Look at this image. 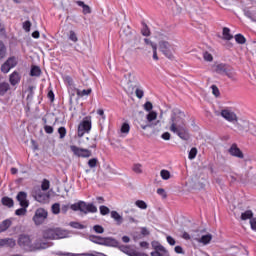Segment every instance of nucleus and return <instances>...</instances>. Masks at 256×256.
Returning <instances> with one entry per match:
<instances>
[{"label": "nucleus", "mask_w": 256, "mask_h": 256, "mask_svg": "<svg viewBox=\"0 0 256 256\" xmlns=\"http://www.w3.org/2000/svg\"><path fill=\"white\" fill-rule=\"evenodd\" d=\"M179 121L181 118L176 114H172L170 118V131L178 135L182 141H189L191 139V135H189V130L185 128V126L180 125Z\"/></svg>", "instance_id": "obj_1"}, {"label": "nucleus", "mask_w": 256, "mask_h": 256, "mask_svg": "<svg viewBox=\"0 0 256 256\" xmlns=\"http://www.w3.org/2000/svg\"><path fill=\"white\" fill-rule=\"evenodd\" d=\"M72 211H80L87 215V213H97V206L93 205V203H86L85 201H79L70 206Z\"/></svg>", "instance_id": "obj_2"}, {"label": "nucleus", "mask_w": 256, "mask_h": 256, "mask_svg": "<svg viewBox=\"0 0 256 256\" xmlns=\"http://www.w3.org/2000/svg\"><path fill=\"white\" fill-rule=\"evenodd\" d=\"M159 49L161 53H163L167 57V59H170V61H173V59H175V56L173 55V53H175V46H173L168 41H160Z\"/></svg>", "instance_id": "obj_3"}, {"label": "nucleus", "mask_w": 256, "mask_h": 256, "mask_svg": "<svg viewBox=\"0 0 256 256\" xmlns=\"http://www.w3.org/2000/svg\"><path fill=\"white\" fill-rule=\"evenodd\" d=\"M19 64V59L15 56H10L2 65L0 68V71L2 73H9L11 69H15L17 65Z\"/></svg>", "instance_id": "obj_4"}, {"label": "nucleus", "mask_w": 256, "mask_h": 256, "mask_svg": "<svg viewBox=\"0 0 256 256\" xmlns=\"http://www.w3.org/2000/svg\"><path fill=\"white\" fill-rule=\"evenodd\" d=\"M18 245L21 249H24V251H33V242L29 235L21 234L18 238Z\"/></svg>", "instance_id": "obj_5"}, {"label": "nucleus", "mask_w": 256, "mask_h": 256, "mask_svg": "<svg viewBox=\"0 0 256 256\" xmlns=\"http://www.w3.org/2000/svg\"><path fill=\"white\" fill-rule=\"evenodd\" d=\"M48 215L49 213L47 212V210H45L44 208H38L36 209L32 220L34 221L35 225H43Z\"/></svg>", "instance_id": "obj_6"}, {"label": "nucleus", "mask_w": 256, "mask_h": 256, "mask_svg": "<svg viewBox=\"0 0 256 256\" xmlns=\"http://www.w3.org/2000/svg\"><path fill=\"white\" fill-rule=\"evenodd\" d=\"M32 197L38 203H49L51 195L49 193L43 192V190L38 188L33 191Z\"/></svg>", "instance_id": "obj_7"}, {"label": "nucleus", "mask_w": 256, "mask_h": 256, "mask_svg": "<svg viewBox=\"0 0 256 256\" xmlns=\"http://www.w3.org/2000/svg\"><path fill=\"white\" fill-rule=\"evenodd\" d=\"M91 131V120L84 119L79 125H78V137H83L86 133H89Z\"/></svg>", "instance_id": "obj_8"}, {"label": "nucleus", "mask_w": 256, "mask_h": 256, "mask_svg": "<svg viewBox=\"0 0 256 256\" xmlns=\"http://www.w3.org/2000/svg\"><path fill=\"white\" fill-rule=\"evenodd\" d=\"M70 149L72 153L76 155V157L89 158L92 155L91 150L85 149V148H79L75 145L70 146Z\"/></svg>", "instance_id": "obj_9"}, {"label": "nucleus", "mask_w": 256, "mask_h": 256, "mask_svg": "<svg viewBox=\"0 0 256 256\" xmlns=\"http://www.w3.org/2000/svg\"><path fill=\"white\" fill-rule=\"evenodd\" d=\"M229 155L232 157H237V159H244L245 155L243 154V151L237 146V144H232L230 148L228 149Z\"/></svg>", "instance_id": "obj_10"}, {"label": "nucleus", "mask_w": 256, "mask_h": 256, "mask_svg": "<svg viewBox=\"0 0 256 256\" xmlns=\"http://www.w3.org/2000/svg\"><path fill=\"white\" fill-rule=\"evenodd\" d=\"M221 117H223V119H225L229 123H234V121H237V114L228 109H224L221 111Z\"/></svg>", "instance_id": "obj_11"}, {"label": "nucleus", "mask_w": 256, "mask_h": 256, "mask_svg": "<svg viewBox=\"0 0 256 256\" xmlns=\"http://www.w3.org/2000/svg\"><path fill=\"white\" fill-rule=\"evenodd\" d=\"M16 201H18L20 207H29V200L27 199V192L25 191L18 192Z\"/></svg>", "instance_id": "obj_12"}, {"label": "nucleus", "mask_w": 256, "mask_h": 256, "mask_svg": "<svg viewBox=\"0 0 256 256\" xmlns=\"http://www.w3.org/2000/svg\"><path fill=\"white\" fill-rule=\"evenodd\" d=\"M51 245L47 242H43V240H36L32 244V251H41L43 249H49Z\"/></svg>", "instance_id": "obj_13"}, {"label": "nucleus", "mask_w": 256, "mask_h": 256, "mask_svg": "<svg viewBox=\"0 0 256 256\" xmlns=\"http://www.w3.org/2000/svg\"><path fill=\"white\" fill-rule=\"evenodd\" d=\"M192 239H194V241H198V243H202V245H209V243H211V239H213V235L206 234L202 235L200 238L192 235Z\"/></svg>", "instance_id": "obj_14"}, {"label": "nucleus", "mask_w": 256, "mask_h": 256, "mask_svg": "<svg viewBox=\"0 0 256 256\" xmlns=\"http://www.w3.org/2000/svg\"><path fill=\"white\" fill-rule=\"evenodd\" d=\"M102 245L104 247H119V241L113 237H104Z\"/></svg>", "instance_id": "obj_15"}, {"label": "nucleus", "mask_w": 256, "mask_h": 256, "mask_svg": "<svg viewBox=\"0 0 256 256\" xmlns=\"http://www.w3.org/2000/svg\"><path fill=\"white\" fill-rule=\"evenodd\" d=\"M9 81L13 87H15V85H19V83L21 82V75L19 74V72H12L9 76Z\"/></svg>", "instance_id": "obj_16"}, {"label": "nucleus", "mask_w": 256, "mask_h": 256, "mask_svg": "<svg viewBox=\"0 0 256 256\" xmlns=\"http://www.w3.org/2000/svg\"><path fill=\"white\" fill-rule=\"evenodd\" d=\"M152 247L155 251H160L164 256H169V251L157 241L152 242Z\"/></svg>", "instance_id": "obj_17"}, {"label": "nucleus", "mask_w": 256, "mask_h": 256, "mask_svg": "<svg viewBox=\"0 0 256 256\" xmlns=\"http://www.w3.org/2000/svg\"><path fill=\"white\" fill-rule=\"evenodd\" d=\"M110 215H111V218L114 219L116 225H118V226L123 225L124 219H123V216H121L119 212L113 210L110 212Z\"/></svg>", "instance_id": "obj_18"}, {"label": "nucleus", "mask_w": 256, "mask_h": 256, "mask_svg": "<svg viewBox=\"0 0 256 256\" xmlns=\"http://www.w3.org/2000/svg\"><path fill=\"white\" fill-rule=\"evenodd\" d=\"M229 67V64L220 63L215 66V71L218 73V75H225Z\"/></svg>", "instance_id": "obj_19"}, {"label": "nucleus", "mask_w": 256, "mask_h": 256, "mask_svg": "<svg viewBox=\"0 0 256 256\" xmlns=\"http://www.w3.org/2000/svg\"><path fill=\"white\" fill-rule=\"evenodd\" d=\"M11 225H13V220H11V218L2 221L0 223V233H5V231L11 227Z\"/></svg>", "instance_id": "obj_20"}, {"label": "nucleus", "mask_w": 256, "mask_h": 256, "mask_svg": "<svg viewBox=\"0 0 256 256\" xmlns=\"http://www.w3.org/2000/svg\"><path fill=\"white\" fill-rule=\"evenodd\" d=\"M1 203H2V205H4V207H8L9 209H11V207H13V205H15L13 198H10L9 196L2 197Z\"/></svg>", "instance_id": "obj_21"}, {"label": "nucleus", "mask_w": 256, "mask_h": 256, "mask_svg": "<svg viewBox=\"0 0 256 256\" xmlns=\"http://www.w3.org/2000/svg\"><path fill=\"white\" fill-rule=\"evenodd\" d=\"M43 237H44V239H51V240L57 239L56 238V230L51 229V228L45 230L44 233H43Z\"/></svg>", "instance_id": "obj_22"}, {"label": "nucleus", "mask_w": 256, "mask_h": 256, "mask_svg": "<svg viewBox=\"0 0 256 256\" xmlns=\"http://www.w3.org/2000/svg\"><path fill=\"white\" fill-rule=\"evenodd\" d=\"M88 239L91 241V243H95L96 245H103L104 237L102 236L90 235Z\"/></svg>", "instance_id": "obj_23"}, {"label": "nucleus", "mask_w": 256, "mask_h": 256, "mask_svg": "<svg viewBox=\"0 0 256 256\" xmlns=\"http://www.w3.org/2000/svg\"><path fill=\"white\" fill-rule=\"evenodd\" d=\"M76 4L78 5V7H82L84 15H89L91 13V7L85 4V2L79 0L76 2Z\"/></svg>", "instance_id": "obj_24"}, {"label": "nucleus", "mask_w": 256, "mask_h": 256, "mask_svg": "<svg viewBox=\"0 0 256 256\" xmlns=\"http://www.w3.org/2000/svg\"><path fill=\"white\" fill-rule=\"evenodd\" d=\"M2 241H4V247H9L10 249H13L17 245V242L13 238H3Z\"/></svg>", "instance_id": "obj_25"}, {"label": "nucleus", "mask_w": 256, "mask_h": 256, "mask_svg": "<svg viewBox=\"0 0 256 256\" xmlns=\"http://www.w3.org/2000/svg\"><path fill=\"white\" fill-rule=\"evenodd\" d=\"M9 89H11V86L9 85V83L1 82L0 83V96L3 97L7 93V91H9Z\"/></svg>", "instance_id": "obj_26"}, {"label": "nucleus", "mask_w": 256, "mask_h": 256, "mask_svg": "<svg viewBox=\"0 0 256 256\" xmlns=\"http://www.w3.org/2000/svg\"><path fill=\"white\" fill-rule=\"evenodd\" d=\"M224 41H231L233 39V35H231V29L228 27H224L222 31Z\"/></svg>", "instance_id": "obj_27"}, {"label": "nucleus", "mask_w": 256, "mask_h": 256, "mask_svg": "<svg viewBox=\"0 0 256 256\" xmlns=\"http://www.w3.org/2000/svg\"><path fill=\"white\" fill-rule=\"evenodd\" d=\"M118 249H120L122 253H125V255H128V256H131L133 255V253H135V250H131L129 246H125V245L118 244Z\"/></svg>", "instance_id": "obj_28"}, {"label": "nucleus", "mask_w": 256, "mask_h": 256, "mask_svg": "<svg viewBox=\"0 0 256 256\" xmlns=\"http://www.w3.org/2000/svg\"><path fill=\"white\" fill-rule=\"evenodd\" d=\"M234 39L236 43H238V45H245V43H247V39L245 38V36H243V34H236L234 36Z\"/></svg>", "instance_id": "obj_29"}, {"label": "nucleus", "mask_w": 256, "mask_h": 256, "mask_svg": "<svg viewBox=\"0 0 256 256\" xmlns=\"http://www.w3.org/2000/svg\"><path fill=\"white\" fill-rule=\"evenodd\" d=\"M34 95H35V87L34 86H29L26 101H28V103H31V101H33Z\"/></svg>", "instance_id": "obj_30"}, {"label": "nucleus", "mask_w": 256, "mask_h": 256, "mask_svg": "<svg viewBox=\"0 0 256 256\" xmlns=\"http://www.w3.org/2000/svg\"><path fill=\"white\" fill-rule=\"evenodd\" d=\"M247 128L245 129L246 133H251V135L256 136L255 124L246 122Z\"/></svg>", "instance_id": "obj_31"}, {"label": "nucleus", "mask_w": 256, "mask_h": 256, "mask_svg": "<svg viewBox=\"0 0 256 256\" xmlns=\"http://www.w3.org/2000/svg\"><path fill=\"white\" fill-rule=\"evenodd\" d=\"M30 75L31 77H39L41 75V68L39 66H32Z\"/></svg>", "instance_id": "obj_32"}, {"label": "nucleus", "mask_w": 256, "mask_h": 256, "mask_svg": "<svg viewBox=\"0 0 256 256\" xmlns=\"http://www.w3.org/2000/svg\"><path fill=\"white\" fill-rule=\"evenodd\" d=\"M241 219L242 221H247V219H253V211L251 210H246L241 214Z\"/></svg>", "instance_id": "obj_33"}, {"label": "nucleus", "mask_w": 256, "mask_h": 256, "mask_svg": "<svg viewBox=\"0 0 256 256\" xmlns=\"http://www.w3.org/2000/svg\"><path fill=\"white\" fill-rule=\"evenodd\" d=\"M56 239H65L67 237V232L61 228H56Z\"/></svg>", "instance_id": "obj_34"}, {"label": "nucleus", "mask_w": 256, "mask_h": 256, "mask_svg": "<svg viewBox=\"0 0 256 256\" xmlns=\"http://www.w3.org/2000/svg\"><path fill=\"white\" fill-rule=\"evenodd\" d=\"M92 89L91 88H89V89H84V90H79V89H77L76 90V95H78V97H85V95H91V93H92Z\"/></svg>", "instance_id": "obj_35"}, {"label": "nucleus", "mask_w": 256, "mask_h": 256, "mask_svg": "<svg viewBox=\"0 0 256 256\" xmlns=\"http://www.w3.org/2000/svg\"><path fill=\"white\" fill-rule=\"evenodd\" d=\"M6 55H7V47L2 41H0V61L1 59H5Z\"/></svg>", "instance_id": "obj_36"}, {"label": "nucleus", "mask_w": 256, "mask_h": 256, "mask_svg": "<svg viewBox=\"0 0 256 256\" xmlns=\"http://www.w3.org/2000/svg\"><path fill=\"white\" fill-rule=\"evenodd\" d=\"M160 176L164 181H169V179H171V172H169V170L163 169L160 171Z\"/></svg>", "instance_id": "obj_37"}, {"label": "nucleus", "mask_w": 256, "mask_h": 256, "mask_svg": "<svg viewBox=\"0 0 256 256\" xmlns=\"http://www.w3.org/2000/svg\"><path fill=\"white\" fill-rule=\"evenodd\" d=\"M70 227H72V229H87V226L86 225H83L79 222H75V221H72L69 223Z\"/></svg>", "instance_id": "obj_38"}, {"label": "nucleus", "mask_w": 256, "mask_h": 256, "mask_svg": "<svg viewBox=\"0 0 256 256\" xmlns=\"http://www.w3.org/2000/svg\"><path fill=\"white\" fill-rule=\"evenodd\" d=\"M51 211L53 215H59V213H61V204L54 203L51 207Z\"/></svg>", "instance_id": "obj_39"}, {"label": "nucleus", "mask_w": 256, "mask_h": 256, "mask_svg": "<svg viewBox=\"0 0 256 256\" xmlns=\"http://www.w3.org/2000/svg\"><path fill=\"white\" fill-rule=\"evenodd\" d=\"M132 171H134V173H137L138 175H141V173H143V165H141L140 163L134 164L132 167Z\"/></svg>", "instance_id": "obj_40"}, {"label": "nucleus", "mask_w": 256, "mask_h": 256, "mask_svg": "<svg viewBox=\"0 0 256 256\" xmlns=\"http://www.w3.org/2000/svg\"><path fill=\"white\" fill-rule=\"evenodd\" d=\"M58 134L60 139H65V137L67 136V128H65L64 126L59 127Z\"/></svg>", "instance_id": "obj_41"}, {"label": "nucleus", "mask_w": 256, "mask_h": 256, "mask_svg": "<svg viewBox=\"0 0 256 256\" xmlns=\"http://www.w3.org/2000/svg\"><path fill=\"white\" fill-rule=\"evenodd\" d=\"M197 148L193 147L191 148V150L188 153V159H190V161H193V159H195V157H197Z\"/></svg>", "instance_id": "obj_42"}, {"label": "nucleus", "mask_w": 256, "mask_h": 256, "mask_svg": "<svg viewBox=\"0 0 256 256\" xmlns=\"http://www.w3.org/2000/svg\"><path fill=\"white\" fill-rule=\"evenodd\" d=\"M147 121H149V123H151V121H155V119H157V112L155 111H151L147 114L146 116Z\"/></svg>", "instance_id": "obj_43"}, {"label": "nucleus", "mask_w": 256, "mask_h": 256, "mask_svg": "<svg viewBox=\"0 0 256 256\" xmlns=\"http://www.w3.org/2000/svg\"><path fill=\"white\" fill-rule=\"evenodd\" d=\"M15 215L18 217H23V215H27V207H21L15 211Z\"/></svg>", "instance_id": "obj_44"}, {"label": "nucleus", "mask_w": 256, "mask_h": 256, "mask_svg": "<svg viewBox=\"0 0 256 256\" xmlns=\"http://www.w3.org/2000/svg\"><path fill=\"white\" fill-rule=\"evenodd\" d=\"M50 182H49V180H47V179H44L43 181H42V184H41V191H49V187H50Z\"/></svg>", "instance_id": "obj_45"}, {"label": "nucleus", "mask_w": 256, "mask_h": 256, "mask_svg": "<svg viewBox=\"0 0 256 256\" xmlns=\"http://www.w3.org/2000/svg\"><path fill=\"white\" fill-rule=\"evenodd\" d=\"M68 39H69L70 41H73V43H77V42L79 41V38L77 37V34H76L75 31H73V30H71V31L69 32V37H68Z\"/></svg>", "instance_id": "obj_46"}, {"label": "nucleus", "mask_w": 256, "mask_h": 256, "mask_svg": "<svg viewBox=\"0 0 256 256\" xmlns=\"http://www.w3.org/2000/svg\"><path fill=\"white\" fill-rule=\"evenodd\" d=\"M100 215H109V213H111V210L109 209V207L102 205L100 206Z\"/></svg>", "instance_id": "obj_47"}, {"label": "nucleus", "mask_w": 256, "mask_h": 256, "mask_svg": "<svg viewBox=\"0 0 256 256\" xmlns=\"http://www.w3.org/2000/svg\"><path fill=\"white\" fill-rule=\"evenodd\" d=\"M93 231H95V233H98L99 235L105 233V228H103V226L101 225H94L93 226Z\"/></svg>", "instance_id": "obj_48"}, {"label": "nucleus", "mask_w": 256, "mask_h": 256, "mask_svg": "<svg viewBox=\"0 0 256 256\" xmlns=\"http://www.w3.org/2000/svg\"><path fill=\"white\" fill-rule=\"evenodd\" d=\"M141 33L144 37H149L151 35V31L149 30V27L146 24H143Z\"/></svg>", "instance_id": "obj_49"}, {"label": "nucleus", "mask_w": 256, "mask_h": 256, "mask_svg": "<svg viewBox=\"0 0 256 256\" xmlns=\"http://www.w3.org/2000/svg\"><path fill=\"white\" fill-rule=\"evenodd\" d=\"M136 207H138L139 209H147V203L143 200H137L135 202Z\"/></svg>", "instance_id": "obj_50"}, {"label": "nucleus", "mask_w": 256, "mask_h": 256, "mask_svg": "<svg viewBox=\"0 0 256 256\" xmlns=\"http://www.w3.org/2000/svg\"><path fill=\"white\" fill-rule=\"evenodd\" d=\"M225 75H227L229 79L235 80V72L230 66L228 67V70H226Z\"/></svg>", "instance_id": "obj_51"}, {"label": "nucleus", "mask_w": 256, "mask_h": 256, "mask_svg": "<svg viewBox=\"0 0 256 256\" xmlns=\"http://www.w3.org/2000/svg\"><path fill=\"white\" fill-rule=\"evenodd\" d=\"M131 130V126H129V123L124 122L121 126V133H129Z\"/></svg>", "instance_id": "obj_52"}, {"label": "nucleus", "mask_w": 256, "mask_h": 256, "mask_svg": "<svg viewBox=\"0 0 256 256\" xmlns=\"http://www.w3.org/2000/svg\"><path fill=\"white\" fill-rule=\"evenodd\" d=\"M152 51H153V59L154 61H159V56H157V44H152Z\"/></svg>", "instance_id": "obj_53"}, {"label": "nucleus", "mask_w": 256, "mask_h": 256, "mask_svg": "<svg viewBox=\"0 0 256 256\" xmlns=\"http://www.w3.org/2000/svg\"><path fill=\"white\" fill-rule=\"evenodd\" d=\"M97 158H92L88 161V166L90 167V169H94V167H97Z\"/></svg>", "instance_id": "obj_54"}, {"label": "nucleus", "mask_w": 256, "mask_h": 256, "mask_svg": "<svg viewBox=\"0 0 256 256\" xmlns=\"http://www.w3.org/2000/svg\"><path fill=\"white\" fill-rule=\"evenodd\" d=\"M211 89L214 96L219 97L221 95V92L219 91L217 85H212Z\"/></svg>", "instance_id": "obj_55"}, {"label": "nucleus", "mask_w": 256, "mask_h": 256, "mask_svg": "<svg viewBox=\"0 0 256 256\" xmlns=\"http://www.w3.org/2000/svg\"><path fill=\"white\" fill-rule=\"evenodd\" d=\"M23 29L29 33V31H31V21L29 20H26L24 23H23Z\"/></svg>", "instance_id": "obj_56"}, {"label": "nucleus", "mask_w": 256, "mask_h": 256, "mask_svg": "<svg viewBox=\"0 0 256 256\" xmlns=\"http://www.w3.org/2000/svg\"><path fill=\"white\" fill-rule=\"evenodd\" d=\"M135 94L138 99H143L145 92L142 89L137 88Z\"/></svg>", "instance_id": "obj_57"}, {"label": "nucleus", "mask_w": 256, "mask_h": 256, "mask_svg": "<svg viewBox=\"0 0 256 256\" xmlns=\"http://www.w3.org/2000/svg\"><path fill=\"white\" fill-rule=\"evenodd\" d=\"M157 194L160 195L162 197V199H167V192H165V189L158 188Z\"/></svg>", "instance_id": "obj_58"}, {"label": "nucleus", "mask_w": 256, "mask_h": 256, "mask_svg": "<svg viewBox=\"0 0 256 256\" xmlns=\"http://www.w3.org/2000/svg\"><path fill=\"white\" fill-rule=\"evenodd\" d=\"M44 131L48 135H51V134H53L54 128H53V126H50V125H44Z\"/></svg>", "instance_id": "obj_59"}, {"label": "nucleus", "mask_w": 256, "mask_h": 256, "mask_svg": "<svg viewBox=\"0 0 256 256\" xmlns=\"http://www.w3.org/2000/svg\"><path fill=\"white\" fill-rule=\"evenodd\" d=\"M203 57H204V61H213V55H211V53L209 52H204L203 54Z\"/></svg>", "instance_id": "obj_60"}, {"label": "nucleus", "mask_w": 256, "mask_h": 256, "mask_svg": "<svg viewBox=\"0 0 256 256\" xmlns=\"http://www.w3.org/2000/svg\"><path fill=\"white\" fill-rule=\"evenodd\" d=\"M144 109H145V111H152L153 110V103H151L150 101H147L144 104Z\"/></svg>", "instance_id": "obj_61"}, {"label": "nucleus", "mask_w": 256, "mask_h": 256, "mask_svg": "<svg viewBox=\"0 0 256 256\" xmlns=\"http://www.w3.org/2000/svg\"><path fill=\"white\" fill-rule=\"evenodd\" d=\"M174 251H175V253H177L178 255H184V254H185V251H183V247H181V246H176V247L174 248Z\"/></svg>", "instance_id": "obj_62"}, {"label": "nucleus", "mask_w": 256, "mask_h": 256, "mask_svg": "<svg viewBox=\"0 0 256 256\" xmlns=\"http://www.w3.org/2000/svg\"><path fill=\"white\" fill-rule=\"evenodd\" d=\"M250 225H251V229L253 231H256V218H251L250 219Z\"/></svg>", "instance_id": "obj_63"}, {"label": "nucleus", "mask_w": 256, "mask_h": 256, "mask_svg": "<svg viewBox=\"0 0 256 256\" xmlns=\"http://www.w3.org/2000/svg\"><path fill=\"white\" fill-rule=\"evenodd\" d=\"M167 243H169L171 246L175 245L176 241L172 236H167L166 237Z\"/></svg>", "instance_id": "obj_64"}]
</instances>
